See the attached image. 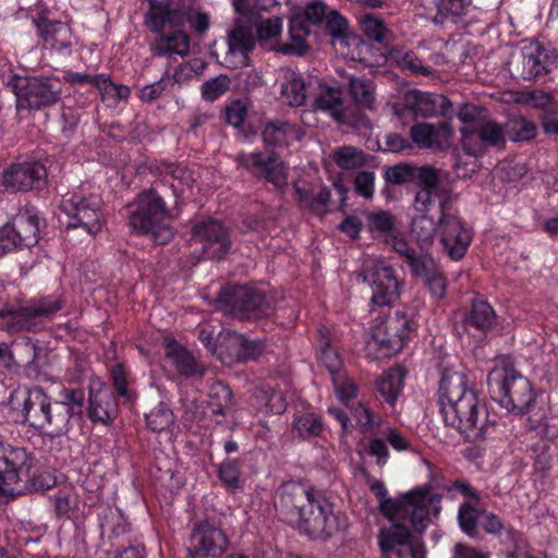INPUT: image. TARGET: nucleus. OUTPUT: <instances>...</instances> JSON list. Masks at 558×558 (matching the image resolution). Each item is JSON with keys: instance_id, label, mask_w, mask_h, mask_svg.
I'll use <instances>...</instances> for the list:
<instances>
[{"instance_id": "nucleus-20", "label": "nucleus", "mask_w": 558, "mask_h": 558, "mask_svg": "<svg viewBox=\"0 0 558 558\" xmlns=\"http://www.w3.org/2000/svg\"><path fill=\"white\" fill-rule=\"evenodd\" d=\"M62 307L60 299L52 296L31 301L28 305L15 311H0V317H12L16 330H32L34 320L47 318L59 312Z\"/></svg>"}, {"instance_id": "nucleus-4", "label": "nucleus", "mask_w": 558, "mask_h": 558, "mask_svg": "<svg viewBox=\"0 0 558 558\" xmlns=\"http://www.w3.org/2000/svg\"><path fill=\"white\" fill-rule=\"evenodd\" d=\"M125 209L128 225L134 232L150 234L157 244L172 240L174 232L169 225L172 215L155 189L141 192Z\"/></svg>"}, {"instance_id": "nucleus-59", "label": "nucleus", "mask_w": 558, "mask_h": 558, "mask_svg": "<svg viewBox=\"0 0 558 558\" xmlns=\"http://www.w3.org/2000/svg\"><path fill=\"white\" fill-rule=\"evenodd\" d=\"M458 520L460 527L469 535H474L477 526L476 510L469 502L460 506Z\"/></svg>"}, {"instance_id": "nucleus-29", "label": "nucleus", "mask_w": 558, "mask_h": 558, "mask_svg": "<svg viewBox=\"0 0 558 558\" xmlns=\"http://www.w3.org/2000/svg\"><path fill=\"white\" fill-rule=\"evenodd\" d=\"M466 393H475L466 387V377L463 373L446 369L439 383L440 409L446 404H453L464 399Z\"/></svg>"}, {"instance_id": "nucleus-55", "label": "nucleus", "mask_w": 558, "mask_h": 558, "mask_svg": "<svg viewBox=\"0 0 558 558\" xmlns=\"http://www.w3.org/2000/svg\"><path fill=\"white\" fill-rule=\"evenodd\" d=\"M413 275L425 279L429 276L437 267H439L435 259L428 255H411L407 263Z\"/></svg>"}, {"instance_id": "nucleus-5", "label": "nucleus", "mask_w": 558, "mask_h": 558, "mask_svg": "<svg viewBox=\"0 0 558 558\" xmlns=\"http://www.w3.org/2000/svg\"><path fill=\"white\" fill-rule=\"evenodd\" d=\"M446 425L459 430L470 442H478L492 437L496 432V421L489 417L488 410L481 404L476 393H466L464 399L441 408Z\"/></svg>"}, {"instance_id": "nucleus-10", "label": "nucleus", "mask_w": 558, "mask_h": 558, "mask_svg": "<svg viewBox=\"0 0 558 558\" xmlns=\"http://www.w3.org/2000/svg\"><path fill=\"white\" fill-rule=\"evenodd\" d=\"M178 14L163 8L151 9L147 13V25L155 33L166 32L159 41H157L155 50L157 54L177 53L185 56L190 50L189 36L180 28H177L174 21Z\"/></svg>"}, {"instance_id": "nucleus-38", "label": "nucleus", "mask_w": 558, "mask_h": 558, "mask_svg": "<svg viewBox=\"0 0 558 558\" xmlns=\"http://www.w3.org/2000/svg\"><path fill=\"white\" fill-rule=\"evenodd\" d=\"M208 408L214 415L226 416L233 405V393L231 388L217 380L209 387Z\"/></svg>"}, {"instance_id": "nucleus-8", "label": "nucleus", "mask_w": 558, "mask_h": 558, "mask_svg": "<svg viewBox=\"0 0 558 558\" xmlns=\"http://www.w3.org/2000/svg\"><path fill=\"white\" fill-rule=\"evenodd\" d=\"M217 302L221 311L241 320L259 319L271 313L270 303L265 294L247 286L221 288Z\"/></svg>"}, {"instance_id": "nucleus-57", "label": "nucleus", "mask_w": 558, "mask_h": 558, "mask_svg": "<svg viewBox=\"0 0 558 558\" xmlns=\"http://www.w3.org/2000/svg\"><path fill=\"white\" fill-rule=\"evenodd\" d=\"M219 478L223 484L231 488L236 489L240 486V470L236 460L226 459L218 470Z\"/></svg>"}, {"instance_id": "nucleus-36", "label": "nucleus", "mask_w": 558, "mask_h": 558, "mask_svg": "<svg viewBox=\"0 0 558 558\" xmlns=\"http://www.w3.org/2000/svg\"><path fill=\"white\" fill-rule=\"evenodd\" d=\"M228 54L240 52L241 62L246 64L247 53L255 48V38L252 28L245 25H236L228 33Z\"/></svg>"}, {"instance_id": "nucleus-64", "label": "nucleus", "mask_w": 558, "mask_h": 558, "mask_svg": "<svg viewBox=\"0 0 558 558\" xmlns=\"http://www.w3.org/2000/svg\"><path fill=\"white\" fill-rule=\"evenodd\" d=\"M327 7L322 1H314L306 5L304 10V16L310 24L318 25L327 16Z\"/></svg>"}, {"instance_id": "nucleus-33", "label": "nucleus", "mask_w": 558, "mask_h": 558, "mask_svg": "<svg viewBox=\"0 0 558 558\" xmlns=\"http://www.w3.org/2000/svg\"><path fill=\"white\" fill-rule=\"evenodd\" d=\"M280 94L291 107H300L305 104L306 87L304 80L290 69L281 70Z\"/></svg>"}, {"instance_id": "nucleus-53", "label": "nucleus", "mask_w": 558, "mask_h": 558, "mask_svg": "<svg viewBox=\"0 0 558 558\" xmlns=\"http://www.w3.org/2000/svg\"><path fill=\"white\" fill-rule=\"evenodd\" d=\"M294 428L298 430L300 437L308 439L322 433L323 422L315 414L308 413L294 421Z\"/></svg>"}, {"instance_id": "nucleus-49", "label": "nucleus", "mask_w": 558, "mask_h": 558, "mask_svg": "<svg viewBox=\"0 0 558 558\" xmlns=\"http://www.w3.org/2000/svg\"><path fill=\"white\" fill-rule=\"evenodd\" d=\"M145 420L149 429L160 433L173 425L174 415L165 403L160 402L157 408L146 414Z\"/></svg>"}, {"instance_id": "nucleus-13", "label": "nucleus", "mask_w": 558, "mask_h": 558, "mask_svg": "<svg viewBox=\"0 0 558 558\" xmlns=\"http://www.w3.org/2000/svg\"><path fill=\"white\" fill-rule=\"evenodd\" d=\"M378 545L380 558H425L426 554L424 545L401 523L380 529Z\"/></svg>"}, {"instance_id": "nucleus-47", "label": "nucleus", "mask_w": 558, "mask_h": 558, "mask_svg": "<svg viewBox=\"0 0 558 558\" xmlns=\"http://www.w3.org/2000/svg\"><path fill=\"white\" fill-rule=\"evenodd\" d=\"M436 223L428 216L414 217L411 223V234L422 250L428 248L436 235Z\"/></svg>"}, {"instance_id": "nucleus-48", "label": "nucleus", "mask_w": 558, "mask_h": 558, "mask_svg": "<svg viewBox=\"0 0 558 558\" xmlns=\"http://www.w3.org/2000/svg\"><path fill=\"white\" fill-rule=\"evenodd\" d=\"M331 157L336 165L344 170L359 169L365 163L364 153L354 146L337 148Z\"/></svg>"}, {"instance_id": "nucleus-52", "label": "nucleus", "mask_w": 558, "mask_h": 558, "mask_svg": "<svg viewBox=\"0 0 558 558\" xmlns=\"http://www.w3.org/2000/svg\"><path fill=\"white\" fill-rule=\"evenodd\" d=\"M230 78L226 74H220L214 78L205 81L202 86V96L207 101H214L225 95L230 88Z\"/></svg>"}, {"instance_id": "nucleus-40", "label": "nucleus", "mask_w": 558, "mask_h": 558, "mask_svg": "<svg viewBox=\"0 0 558 558\" xmlns=\"http://www.w3.org/2000/svg\"><path fill=\"white\" fill-rule=\"evenodd\" d=\"M241 345L242 335L228 330L219 336L217 356L223 364L232 366L240 361Z\"/></svg>"}, {"instance_id": "nucleus-11", "label": "nucleus", "mask_w": 558, "mask_h": 558, "mask_svg": "<svg viewBox=\"0 0 558 558\" xmlns=\"http://www.w3.org/2000/svg\"><path fill=\"white\" fill-rule=\"evenodd\" d=\"M360 276L372 288V304L390 305L399 298L401 283L396 277L393 268L386 262L365 260Z\"/></svg>"}, {"instance_id": "nucleus-25", "label": "nucleus", "mask_w": 558, "mask_h": 558, "mask_svg": "<svg viewBox=\"0 0 558 558\" xmlns=\"http://www.w3.org/2000/svg\"><path fill=\"white\" fill-rule=\"evenodd\" d=\"M505 131V124H498L493 120H483L473 125L461 128L464 141H470L473 136H477L483 146L498 149L506 146L507 137Z\"/></svg>"}, {"instance_id": "nucleus-18", "label": "nucleus", "mask_w": 558, "mask_h": 558, "mask_svg": "<svg viewBox=\"0 0 558 558\" xmlns=\"http://www.w3.org/2000/svg\"><path fill=\"white\" fill-rule=\"evenodd\" d=\"M236 162L254 177L264 179L277 187H282L288 184L283 162L280 160L278 154L272 150L266 153H241L236 156Z\"/></svg>"}, {"instance_id": "nucleus-37", "label": "nucleus", "mask_w": 558, "mask_h": 558, "mask_svg": "<svg viewBox=\"0 0 558 558\" xmlns=\"http://www.w3.org/2000/svg\"><path fill=\"white\" fill-rule=\"evenodd\" d=\"M17 231L21 247H32L38 242L39 218L28 211L20 214L12 219Z\"/></svg>"}, {"instance_id": "nucleus-31", "label": "nucleus", "mask_w": 558, "mask_h": 558, "mask_svg": "<svg viewBox=\"0 0 558 558\" xmlns=\"http://www.w3.org/2000/svg\"><path fill=\"white\" fill-rule=\"evenodd\" d=\"M15 354L19 363L23 364L28 371L39 372L41 367L48 364V351L46 348L27 338L15 345Z\"/></svg>"}, {"instance_id": "nucleus-16", "label": "nucleus", "mask_w": 558, "mask_h": 558, "mask_svg": "<svg viewBox=\"0 0 558 558\" xmlns=\"http://www.w3.org/2000/svg\"><path fill=\"white\" fill-rule=\"evenodd\" d=\"M556 59L554 51L545 49L538 43H531L513 58V72L524 81L537 82L551 72Z\"/></svg>"}, {"instance_id": "nucleus-46", "label": "nucleus", "mask_w": 558, "mask_h": 558, "mask_svg": "<svg viewBox=\"0 0 558 558\" xmlns=\"http://www.w3.org/2000/svg\"><path fill=\"white\" fill-rule=\"evenodd\" d=\"M319 359L331 376H339L343 362L336 348L330 343L327 330H319Z\"/></svg>"}, {"instance_id": "nucleus-62", "label": "nucleus", "mask_w": 558, "mask_h": 558, "mask_svg": "<svg viewBox=\"0 0 558 558\" xmlns=\"http://www.w3.org/2000/svg\"><path fill=\"white\" fill-rule=\"evenodd\" d=\"M425 284L427 286L430 294L436 299H441L445 296L447 289V281L442 274V270L437 267L435 271H433L425 279Z\"/></svg>"}, {"instance_id": "nucleus-32", "label": "nucleus", "mask_w": 558, "mask_h": 558, "mask_svg": "<svg viewBox=\"0 0 558 558\" xmlns=\"http://www.w3.org/2000/svg\"><path fill=\"white\" fill-rule=\"evenodd\" d=\"M166 354L181 375L185 377L203 376L204 367L197 363L190 351L178 342L168 343Z\"/></svg>"}, {"instance_id": "nucleus-30", "label": "nucleus", "mask_w": 558, "mask_h": 558, "mask_svg": "<svg viewBox=\"0 0 558 558\" xmlns=\"http://www.w3.org/2000/svg\"><path fill=\"white\" fill-rule=\"evenodd\" d=\"M444 101L442 95L412 89L405 93L403 107L414 117L427 118L436 116V105Z\"/></svg>"}, {"instance_id": "nucleus-24", "label": "nucleus", "mask_w": 558, "mask_h": 558, "mask_svg": "<svg viewBox=\"0 0 558 558\" xmlns=\"http://www.w3.org/2000/svg\"><path fill=\"white\" fill-rule=\"evenodd\" d=\"M452 129L449 122L442 121L438 125L417 123L411 128V137L422 147L444 149L449 145Z\"/></svg>"}, {"instance_id": "nucleus-50", "label": "nucleus", "mask_w": 558, "mask_h": 558, "mask_svg": "<svg viewBox=\"0 0 558 558\" xmlns=\"http://www.w3.org/2000/svg\"><path fill=\"white\" fill-rule=\"evenodd\" d=\"M349 92L356 105L372 108L374 96L371 84L360 77L351 76L349 78Z\"/></svg>"}, {"instance_id": "nucleus-28", "label": "nucleus", "mask_w": 558, "mask_h": 558, "mask_svg": "<svg viewBox=\"0 0 558 558\" xmlns=\"http://www.w3.org/2000/svg\"><path fill=\"white\" fill-rule=\"evenodd\" d=\"M436 167L432 165L417 166L409 162H400L384 167V178L387 183L393 185H417Z\"/></svg>"}, {"instance_id": "nucleus-9", "label": "nucleus", "mask_w": 558, "mask_h": 558, "mask_svg": "<svg viewBox=\"0 0 558 558\" xmlns=\"http://www.w3.org/2000/svg\"><path fill=\"white\" fill-rule=\"evenodd\" d=\"M417 325L414 310L397 311L376 327L373 340L385 355H393L403 349L405 340L416 330Z\"/></svg>"}, {"instance_id": "nucleus-44", "label": "nucleus", "mask_w": 558, "mask_h": 558, "mask_svg": "<svg viewBox=\"0 0 558 558\" xmlns=\"http://www.w3.org/2000/svg\"><path fill=\"white\" fill-rule=\"evenodd\" d=\"M496 314L487 301L476 300L472 303L466 323L481 330L487 331L495 323Z\"/></svg>"}, {"instance_id": "nucleus-27", "label": "nucleus", "mask_w": 558, "mask_h": 558, "mask_svg": "<svg viewBox=\"0 0 558 558\" xmlns=\"http://www.w3.org/2000/svg\"><path fill=\"white\" fill-rule=\"evenodd\" d=\"M88 417L93 422L110 424L118 414V403L114 393L109 389L89 391Z\"/></svg>"}, {"instance_id": "nucleus-39", "label": "nucleus", "mask_w": 558, "mask_h": 558, "mask_svg": "<svg viewBox=\"0 0 558 558\" xmlns=\"http://www.w3.org/2000/svg\"><path fill=\"white\" fill-rule=\"evenodd\" d=\"M360 24L368 39L384 47H388L392 43L393 34L380 17L373 14H364L360 19Z\"/></svg>"}, {"instance_id": "nucleus-17", "label": "nucleus", "mask_w": 558, "mask_h": 558, "mask_svg": "<svg viewBox=\"0 0 558 558\" xmlns=\"http://www.w3.org/2000/svg\"><path fill=\"white\" fill-rule=\"evenodd\" d=\"M228 543L225 532L209 521L195 523L189 537V558H218Z\"/></svg>"}, {"instance_id": "nucleus-3", "label": "nucleus", "mask_w": 558, "mask_h": 558, "mask_svg": "<svg viewBox=\"0 0 558 558\" xmlns=\"http://www.w3.org/2000/svg\"><path fill=\"white\" fill-rule=\"evenodd\" d=\"M487 383L494 399L509 412L529 413L532 427L542 425L546 418V410L536 408L535 393L531 383L513 368L493 369Z\"/></svg>"}, {"instance_id": "nucleus-35", "label": "nucleus", "mask_w": 558, "mask_h": 558, "mask_svg": "<svg viewBox=\"0 0 558 558\" xmlns=\"http://www.w3.org/2000/svg\"><path fill=\"white\" fill-rule=\"evenodd\" d=\"M326 28L335 38L344 41L347 46H355L359 49V59L363 60L364 50L368 49V45L355 36H347L348 23L337 11L328 12L326 16Z\"/></svg>"}, {"instance_id": "nucleus-42", "label": "nucleus", "mask_w": 558, "mask_h": 558, "mask_svg": "<svg viewBox=\"0 0 558 558\" xmlns=\"http://www.w3.org/2000/svg\"><path fill=\"white\" fill-rule=\"evenodd\" d=\"M404 375L405 373L402 368L396 367L384 373L377 380V390L389 404H393L400 393L403 387Z\"/></svg>"}, {"instance_id": "nucleus-12", "label": "nucleus", "mask_w": 558, "mask_h": 558, "mask_svg": "<svg viewBox=\"0 0 558 558\" xmlns=\"http://www.w3.org/2000/svg\"><path fill=\"white\" fill-rule=\"evenodd\" d=\"M59 208L70 218L66 225L68 230L82 228L89 235H96L105 223L97 197L73 195L70 198H63Z\"/></svg>"}, {"instance_id": "nucleus-6", "label": "nucleus", "mask_w": 558, "mask_h": 558, "mask_svg": "<svg viewBox=\"0 0 558 558\" xmlns=\"http://www.w3.org/2000/svg\"><path fill=\"white\" fill-rule=\"evenodd\" d=\"M428 495L427 486H418L405 493L400 499L384 497L379 499V511L392 524L401 523L404 526L409 522L412 529L421 534L429 523V510L426 508L425 500Z\"/></svg>"}, {"instance_id": "nucleus-60", "label": "nucleus", "mask_w": 558, "mask_h": 558, "mask_svg": "<svg viewBox=\"0 0 558 558\" xmlns=\"http://www.w3.org/2000/svg\"><path fill=\"white\" fill-rule=\"evenodd\" d=\"M12 220L0 228V255L14 248H22Z\"/></svg>"}, {"instance_id": "nucleus-15", "label": "nucleus", "mask_w": 558, "mask_h": 558, "mask_svg": "<svg viewBox=\"0 0 558 558\" xmlns=\"http://www.w3.org/2000/svg\"><path fill=\"white\" fill-rule=\"evenodd\" d=\"M440 243L442 250L453 260L461 259L471 243V235L463 227L459 217L450 211L447 198L440 201V217L438 219Z\"/></svg>"}, {"instance_id": "nucleus-19", "label": "nucleus", "mask_w": 558, "mask_h": 558, "mask_svg": "<svg viewBox=\"0 0 558 558\" xmlns=\"http://www.w3.org/2000/svg\"><path fill=\"white\" fill-rule=\"evenodd\" d=\"M47 178V169L40 161H24L3 171L2 184L12 193L40 191L46 186Z\"/></svg>"}, {"instance_id": "nucleus-26", "label": "nucleus", "mask_w": 558, "mask_h": 558, "mask_svg": "<svg viewBox=\"0 0 558 558\" xmlns=\"http://www.w3.org/2000/svg\"><path fill=\"white\" fill-rule=\"evenodd\" d=\"M315 108L328 112L341 124L354 125L356 108L344 107L339 89L326 88L315 100Z\"/></svg>"}, {"instance_id": "nucleus-41", "label": "nucleus", "mask_w": 558, "mask_h": 558, "mask_svg": "<svg viewBox=\"0 0 558 558\" xmlns=\"http://www.w3.org/2000/svg\"><path fill=\"white\" fill-rule=\"evenodd\" d=\"M296 129L293 124L286 121H272L266 123L262 137L266 146H286L289 138L294 136Z\"/></svg>"}, {"instance_id": "nucleus-1", "label": "nucleus", "mask_w": 558, "mask_h": 558, "mask_svg": "<svg viewBox=\"0 0 558 558\" xmlns=\"http://www.w3.org/2000/svg\"><path fill=\"white\" fill-rule=\"evenodd\" d=\"M275 506L284 521L307 534L330 536L338 529L331 504L322 494L302 484H283Z\"/></svg>"}, {"instance_id": "nucleus-34", "label": "nucleus", "mask_w": 558, "mask_h": 558, "mask_svg": "<svg viewBox=\"0 0 558 558\" xmlns=\"http://www.w3.org/2000/svg\"><path fill=\"white\" fill-rule=\"evenodd\" d=\"M294 190L296 201L303 209L318 217H323L328 213L331 196L328 187H323L318 193H314L312 190H305L294 184Z\"/></svg>"}, {"instance_id": "nucleus-61", "label": "nucleus", "mask_w": 558, "mask_h": 558, "mask_svg": "<svg viewBox=\"0 0 558 558\" xmlns=\"http://www.w3.org/2000/svg\"><path fill=\"white\" fill-rule=\"evenodd\" d=\"M282 21L279 17H270L262 21L256 28L257 38L265 41L277 37L281 33Z\"/></svg>"}, {"instance_id": "nucleus-7", "label": "nucleus", "mask_w": 558, "mask_h": 558, "mask_svg": "<svg viewBox=\"0 0 558 558\" xmlns=\"http://www.w3.org/2000/svg\"><path fill=\"white\" fill-rule=\"evenodd\" d=\"M13 90L16 96L17 111H39L61 100L62 83L54 76H26L15 83Z\"/></svg>"}, {"instance_id": "nucleus-63", "label": "nucleus", "mask_w": 558, "mask_h": 558, "mask_svg": "<svg viewBox=\"0 0 558 558\" xmlns=\"http://www.w3.org/2000/svg\"><path fill=\"white\" fill-rule=\"evenodd\" d=\"M375 175L369 171H361L354 180L355 191L357 194L371 198L374 194Z\"/></svg>"}, {"instance_id": "nucleus-21", "label": "nucleus", "mask_w": 558, "mask_h": 558, "mask_svg": "<svg viewBox=\"0 0 558 558\" xmlns=\"http://www.w3.org/2000/svg\"><path fill=\"white\" fill-rule=\"evenodd\" d=\"M31 469V459L24 448L7 450L0 441V490L12 494L7 489L17 483L21 474H27Z\"/></svg>"}, {"instance_id": "nucleus-23", "label": "nucleus", "mask_w": 558, "mask_h": 558, "mask_svg": "<svg viewBox=\"0 0 558 558\" xmlns=\"http://www.w3.org/2000/svg\"><path fill=\"white\" fill-rule=\"evenodd\" d=\"M416 186L418 191L413 201V208L420 216H427L436 197L439 202L442 198L449 199L447 192L441 189V171L437 168L427 174ZM448 202L450 203V201Z\"/></svg>"}, {"instance_id": "nucleus-14", "label": "nucleus", "mask_w": 558, "mask_h": 558, "mask_svg": "<svg viewBox=\"0 0 558 558\" xmlns=\"http://www.w3.org/2000/svg\"><path fill=\"white\" fill-rule=\"evenodd\" d=\"M192 240L199 244L203 253L215 260L225 259L232 247L230 230L219 220L208 218L192 228Z\"/></svg>"}, {"instance_id": "nucleus-56", "label": "nucleus", "mask_w": 558, "mask_h": 558, "mask_svg": "<svg viewBox=\"0 0 558 558\" xmlns=\"http://www.w3.org/2000/svg\"><path fill=\"white\" fill-rule=\"evenodd\" d=\"M63 400L57 403H64L69 408L70 421L72 418H81L83 413V405L85 401V393L81 389H65L62 392Z\"/></svg>"}, {"instance_id": "nucleus-54", "label": "nucleus", "mask_w": 558, "mask_h": 558, "mask_svg": "<svg viewBox=\"0 0 558 558\" xmlns=\"http://www.w3.org/2000/svg\"><path fill=\"white\" fill-rule=\"evenodd\" d=\"M242 344L239 363L257 361L266 352V344L260 339H250L242 335Z\"/></svg>"}, {"instance_id": "nucleus-58", "label": "nucleus", "mask_w": 558, "mask_h": 558, "mask_svg": "<svg viewBox=\"0 0 558 558\" xmlns=\"http://www.w3.org/2000/svg\"><path fill=\"white\" fill-rule=\"evenodd\" d=\"M367 226L371 232H388L395 227L393 216L386 210L369 213Z\"/></svg>"}, {"instance_id": "nucleus-43", "label": "nucleus", "mask_w": 558, "mask_h": 558, "mask_svg": "<svg viewBox=\"0 0 558 558\" xmlns=\"http://www.w3.org/2000/svg\"><path fill=\"white\" fill-rule=\"evenodd\" d=\"M472 0H435L436 14L432 21L436 25H444L447 22L454 23L457 17L463 15Z\"/></svg>"}, {"instance_id": "nucleus-2", "label": "nucleus", "mask_w": 558, "mask_h": 558, "mask_svg": "<svg viewBox=\"0 0 558 558\" xmlns=\"http://www.w3.org/2000/svg\"><path fill=\"white\" fill-rule=\"evenodd\" d=\"M57 402L39 386L16 390L10 397L11 408L21 412L23 422L50 437L65 435L70 429V410Z\"/></svg>"}, {"instance_id": "nucleus-51", "label": "nucleus", "mask_w": 558, "mask_h": 558, "mask_svg": "<svg viewBox=\"0 0 558 558\" xmlns=\"http://www.w3.org/2000/svg\"><path fill=\"white\" fill-rule=\"evenodd\" d=\"M178 71L173 74V76H169L165 74L159 81L148 84L144 86L140 90V98L143 101L150 102L159 97H161L166 92H168L174 84L178 82L177 78Z\"/></svg>"}, {"instance_id": "nucleus-22", "label": "nucleus", "mask_w": 558, "mask_h": 558, "mask_svg": "<svg viewBox=\"0 0 558 558\" xmlns=\"http://www.w3.org/2000/svg\"><path fill=\"white\" fill-rule=\"evenodd\" d=\"M35 24L44 40L45 48L56 51L62 57L71 54L72 32L66 24L51 22L46 17H39L35 21Z\"/></svg>"}, {"instance_id": "nucleus-45", "label": "nucleus", "mask_w": 558, "mask_h": 558, "mask_svg": "<svg viewBox=\"0 0 558 558\" xmlns=\"http://www.w3.org/2000/svg\"><path fill=\"white\" fill-rule=\"evenodd\" d=\"M505 128L506 137L512 142H529L537 134L536 125L522 116L509 119Z\"/></svg>"}]
</instances>
